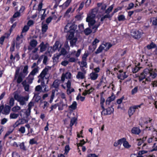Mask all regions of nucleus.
<instances>
[{"label":"nucleus","instance_id":"nucleus-1","mask_svg":"<svg viewBox=\"0 0 157 157\" xmlns=\"http://www.w3.org/2000/svg\"><path fill=\"white\" fill-rule=\"evenodd\" d=\"M95 17V14L91 13L89 14L86 18V21L88 22L89 27L90 28L92 26H93L92 29H94L93 32L94 33H95L97 31L98 28L100 25V22L98 24L94 25L96 22V21L94 20Z\"/></svg>","mask_w":157,"mask_h":157},{"label":"nucleus","instance_id":"nucleus-2","mask_svg":"<svg viewBox=\"0 0 157 157\" xmlns=\"http://www.w3.org/2000/svg\"><path fill=\"white\" fill-rule=\"evenodd\" d=\"M143 74L147 77L146 79L147 81L150 80V79L149 78L150 77H151L152 78H154L157 75V73L154 71L148 68L145 69L143 72Z\"/></svg>","mask_w":157,"mask_h":157},{"label":"nucleus","instance_id":"nucleus-3","mask_svg":"<svg viewBox=\"0 0 157 157\" xmlns=\"http://www.w3.org/2000/svg\"><path fill=\"white\" fill-rule=\"evenodd\" d=\"M14 99L19 102L20 105H23L25 104V101H28L29 97L28 96L25 97L19 96L18 94H14Z\"/></svg>","mask_w":157,"mask_h":157},{"label":"nucleus","instance_id":"nucleus-4","mask_svg":"<svg viewBox=\"0 0 157 157\" xmlns=\"http://www.w3.org/2000/svg\"><path fill=\"white\" fill-rule=\"evenodd\" d=\"M131 35L135 39H139L141 37V32L137 30L132 29L131 31Z\"/></svg>","mask_w":157,"mask_h":157},{"label":"nucleus","instance_id":"nucleus-5","mask_svg":"<svg viewBox=\"0 0 157 157\" xmlns=\"http://www.w3.org/2000/svg\"><path fill=\"white\" fill-rule=\"evenodd\" d=\"M70 24H67L65 27L64 31L67 32H75V29L74 26L73 25L70 26Z\"/></svg>","mask_w":157,"mask_h":157},{"label":"nucleus","instance_id":"nucleus-6","mask_svg":"<svg viewBox=\"0 0 157 157\" xmlns=\"http://www.w3.org/2000/svg\"><path fill=\"white\" fill-rule=\"evenodd\" d=\"M48 71V69L47 68H44L41 72L40 75L38 76V78H40L42 80H44V78L47 75Z\"/></svg>","mask_w":157,"mask_h":157},{"label":"nucleus","instance_id":"nucleus-7","mask_svg":"<svg viewBox=\"0 0 157 157\" xmlns=\"http://www.w3.org/2000/svg\"><path fill=\"white\" fill-rule=\"evenodd\" d=\"M18 76L17 80V84L20 83L23 81V78H24L26 75L25 74H24L23 73L20 72L18 75Z\"/></svg>","mask_w":157,"mask_h":157},{"label":"nucleus","instance_id":"nucleus-8","mask_svg":"<svg viewBox=\"0 0 157 157\" xmlns=\"http://www.w3.org/2000/svg\"><path fill=\"white\" fill-rule=\"evenodd\" d=\"M123 143V146L124 148L127 149L130 148L131 146L129 144L128 142L126 140L125 138H122V144Z\"/></svg>","mask_w":157,"mask_h":157},{"label":"nucleus","instance_id":"nucleus-9","mask_svg":"<svg viewBox=\"0 0 157 157\" xmlns=\"http://www.w3.org/2000/svg\"><path fill=\"white\" fill-rule=\"evenodd\" d=\"M115 98V96L113 94V93L111 96L109 97L106 99L105 102V104L106 105H109L110 102L114 101Z\"/></svg>","mask_w":157,"mask_h":157},{"label":"nucleus","instance_id":"nucleus-10","mask_svg":"<svg viewBox=\"0 0 157 157\" xmlns=\"http://www.w3.org/2000/svg\"><path fill=\"white\" fill-rule=\"evenodd\" d=\"M136 109L134 105L129 108L128 113L129 117H130L134 114L135 112Z\"/></svg>","mask_w":157,"mask_h":157},{"label":"nucleus","instance_id":"nucleus-11","mask_svg":"<svg viewBox=\"0 0 157 157\" xmlns=\"http://www.w3.org/2000/svg\"><path fill=\"white\" fill-rule=\"evenodd\" d=\"M11 108L10 106L6 105L5 107H4L3 111L2 113L5 115L8 114L10 112Z\"/></svg>","mask_w":157,"mask_h":157},{"label":"nucleus","instance_id":"nucleus-12","mask_svg":"<svg viewBox=\"0 0 157 157\" xmlns=\"http://www.w3.org/2000/svg\"><path fill=\"white\" fill-rule=\"evenodd\" d=\"M98 75L97 73L94 72H92L90 74V77L91 80H96L98 77Z\"/></svg>","mask_w":157,"mask_h":157},{"label":"nucleus","instance_id":"nucleus-13","mask_svg":"<svg viewBox=\"0 0 157 157\" xmlns=\"http://www.w3.org/2000/svg\"><path fill=\"white\" fill-rule=\"evenodd\" d=\"M131 132L133 134L138 135L140 133L141 130L138 128L134 127L132 129Z\"/></svg>","mask_w":157,"mask_h":157},{"label":"nucleus","instance_id":"nucleus-14","mask_svg":"<svg viewBox=\"0 0 157 157\" xmlns=\"http://www.w3.org/2000/svg\"><path fill=\"white\" fill-rule=\"evenodd\" d=\"M85 74L81 71H78L76 76L77 78L78 79H83L85 78Z\"/></svg>","mask_w":157,"mask_h":157},{"label":"nucleus","instance_id":"nucleus-15","mask_svg":"<svg viewBox=\"0 0 157 157\" xmlns=\"http://www.w3.org/2000/svg\"><path fill=\"white\" fill-rule=\"evenodd\" d=\"M60 56L58 53H56L54 54L52 59L54 63H57L59 59Z\"/></svg>","mask_w":157,"mask_h":157},{"label":"nucleus","instance_id":"nucleus-16","mask_svg":"<svg viewBox=\"0 0 157 157\" xmlns=\"http://www.w3.org/2000/svg\"><path fill=\"white\" fill-rule=\"evenodd\" d=\"M77 119L75 117H74L71 118L70 121V127H72L75 124H77Z\"/></svg>","mask_w":157,"mask_h":157},{"label":"nucleus","instance_id":"nucleus-17","mask_svg":"<svg viewBox=\"0 0 157 157\" xmlns=\"http://www.w3.org/2000/svg\"><path fill=\"white\" fill-rule=\"evenodd\" d=\"M37 42L36 40L34 39H33L31 40L29 44L30 46L33 48H35L37 44Z\"/></svg>","mask_w":157,"mask_h":157},{"label":"nucleus","instance_id":"nucleus-18","mask_svg":"<svg viewBox=\"0 0 157 157\" xmlns=\"http://www.w3.org/2000/svg\"><path fill=\"white\" fill-rule=\"evenodd\" d=\"M94 90V89L92 87L88 90H85L84 92L82 93V95L84 96H86L88 94H90L91 92L93 91Z\"/></svg>","mask_w":157,"mask_h":157},{"label":"nucleus","instance_id":"nucleus-19","mask_svg":"<svg viewBox=\"0 0 157 157\" xmlns=\"http://www.w3.org/2000/svg\"><path fill=\"white\" fill-rule=\"evenodd\" d=\"M59 81L58 79L55 80L53 83L52 86L56 89L58 88L59 84Z\"/></svg>","mask_w":157,"mask_h":157},{"label":"nucleus","instance_id":"nucleus-20","mask_svg":"<svg viewBox=\"0 0 157 157\" xmlns=\"http://www.w3.org/2000/svg\"><path fill=\"white\" fill-rule=\"evenodd\" d=\"M103 93H101L100 94V104L101 108H104V103L105 102V99L103 97Z\"/></svg>","mask_w":157,"mask_h":157},{"label":"nucleus","instance_id":"nucleus-21","mask_svg":"<svg viewBox=\"0 0 157 157\" xmlns=\"http://www.w3.org/2000/svg\"><path fill=\"white\" fill-rule=\"evenodd\" d=\"M113 105H111V107H108L106 109L107 110V113L106 114L108 115H110L111 114L114 112V109L113 108Z\"/></svg>","mask_w":157,"mask_h":157},{"label":"nucleus","instance_id":"nucleus-22","mask_svg":"<svg viewBox=\"0 0 157 157\" xmlns=\"http://www.w3.org/2000/svg\"><path fill=\"white\" fill-rule=\"evenodd\" d=\"M26 79L27 80L28 83L31 84L32 83L33 80L34 79L33 76L29 75L28 77L26 78Z\"/></svg>","mask_w":157,"mask_h":157},{"label":"nucleus","instance_id":"nucleus-23","mask_svg":"<svg viewBox=\"0 0 157 157\" xmlns=\"http://www.w3.org/2000/svg\"><path fill=\"white\" fill-rule=\"evenodd\" d=\"M40 52H43L45 51L46 48V46L43 42L40 44Z\"/></svg>","mask_w":157,"mask_h":157},{"label":"nucleus","instance_id":"nucleus-24","mask_svg":"<svg viewBox=\"0 0 157 157\" xmlns=\"http://www.w3.org/2000/svg\"><path fill=\"white\" fill-rule=\"evenodd\" d=\"M21 39L19 35H18L17 36V37L16 38V41H17V42L16 43V47L17 48L18 46V47L19 46V45H20V44L22 43L23 42V40H21V42H19V40H20Z\"/></svg>","mask_w":157,"mask_h":157},{"label":"nucleus","instance_id":"nucleus-25","mask_svg":"<svg viewBox=\"0 0 157 157\" xmlns=\"http://www.w3.org/2000/svg\"><path fill=\"white\" fill-rule=\"evenodd\" d=\"M77 106V103L76 101H74L73 102L72 105L69 106V108H71L72 110H74L76 109Z\"/></svg>","mask_w":157,"mask_h":157},{"label":"nucleus","instance_id":"nucleus-26","mask_svg":"<svg viewBox=\"0 0 157 157\" xmlns=\"http://www.w3.org/2000/svg\"><path fill=\"white\" fill-rule=\"evenodd\" d=\"M60 56L61 55L65 56L67 54V52L66 49L64 48L61 49L60 52L58 53Z\"/></svg>","mask_w":157,"mask_h":157},{"label":"nucleus","instance_id":"nucleus-27","mask_svg":"<svg viewBox=\"0 0 157 157\" xmlns=\"http://www.w3.org/2000/svg\"><path fill=\"white\" fill-rule=\"evenodd\" d=\"M59 44L60 42L59 41H56L52 47V49L54 51H55L58 49Z\"/></svg>","mask_w":157,"mask_h":157},{"label":"nucleus","instance_id":"nucleus-28","mask_svg":"<svg viewBox=\"0 0 157 157\" xmlns=\"http://www.w3.org/2000/svg\"><path fill=\"white\" fill-rule=\"evenodd\" d=\"M156 47V45L153 42H151L150 44L147 46V48L148 49H151Z\"/></svg>","mask_w":157,"mask_h":157},{"label":"nucleus","instance_id":"nucleus-29","mask_svg":"<svg viewBox=\"0 0 157 157\" xmlns=\"http://www.w3.org/2000/svg\"><path fill=\"white\" fill-rule=\"evenodd\" d=\"M77 40V39L76 37L74 38V39L70 40V42L71 46H73L76 44V43Z\"/></svg>","mask_w":157,"mask_h":157},{"label":"nucleus","instance_id":"nucleus-30","mask_svg":"<svg viewBox=\"0 0 157 157\" xmlns=\"http://www.w3.org/2000/svg\"><path fill=\"white\" fill-rule=\"evenodd\" d=\"M119 21H124L126 20L125 16L124 15H119L117 17Z\"/></svg>","mask_w":157,"mask_h":157},{"label":"nucleus","instance_id":"nucleus-31","mask_svg":"<svg viewBox=\"0 0 157 157\" xmlns=\"http://www.w3.org/2000/svg\"><path fill=\"white\" fill-rule=\"evenodd\" d=\"M104 48L101 45H100L99 47L95 51V53L96 54H97L101 52L104 49Z\"/></svg>","mask_w":157,"mask_h":157},{"label":"nucleus","instance_id":"nucleus-32","mask_svg":"<svg viewBox=\"0 0 157 157\" xmlns=\"http://www.w3.org/2000/svg\"><path fill=\"white\" fill-rule=\"evenodd\" d=\"M122 144V138L118 140L117 141L115 142L113 144L114 147H117L118 145H121Z\"/></svg>","mask_w":157,"mask_h":157},{"label":"nucleus","instance_id":"nucleus-33","mask_svg":"<svg viewBox=\"0 0 157 157\" xmlns=\"http://www.w3.org/2000/svg\"><path fill=\"white\" fill-rule=\"evenodd\" d=\"M84 33L86 35H88L92 32V30L89 28H87L84 30Z\"/></svg>","mask_w":157,"mask_h":157},{"label":"nucleus","instance_id":"nucleus-34","mask_svg":"<svg viewBox=\"0 0 157 157\" xmlns=\"http://www.w3.org/2000/svg\"><path fill=\"white\" fill-rule=\"evenodd\" d=\"M48 29V26L46 24H44L42 27V32L43 33H45Z\"/></svg>","mask_w":157,"mask_h":157},{"label":"nucleus","instance_id":"nucleus-35","mask_svg":"<svg viewBox=\"0 0 157 157\" xmlns=\"http://www.w3.org/2000/svg\"><path fill=\"white\" fill-rule=\"evenodd\" d=\"M113 8V5H112L109 6L105 11V13H109L112 11Z\"/></svg>","mask_w":157,"mask_h":157},{"label":"nucleus","instance_id":"nucleus-36","mask_svg":"<svg viewBox=\"0 0 157 157\" xmlns=\"http://www.w3.org/2000/svg\"><path fill=\"white\" fill-rule=\"evenodd\" d=\"M28 66L25 65L24 67L22 72L24 74H25V75H27L29 72L28 71Z\"/></svg>","mask_w":157,"mask_h":157},{"label":"nucleus","instance_id":"nucleus-37","mask_svg":"<svg viewBox=\"0 0 157 157\" xmlns=\"http://www.w3.org/2000/svg\"><path fill=\"white\" fill-rule=\"evenodd\" d=\"M18 131L21 134H24L25 132V128L24 126H21L18 130Z\"/></svg>","mask_w":157,"mask_h":157},{"label":"nucleus","instance_id":"nucleus-38","mask_svg":"<svg viewBox=\"0 0 157 157\" xmlns=\"http://www.w3.org/2000/svg\"><path fill=\"white\" fill-rule=\"evenodd\" d=\"M33 130L32 128H30L28 130V133L26 135L29 136H30L31 135L33 136L34 134L33 133Z\"/></svg>","mask_w":157,"mask_h":157},{"label":"nucleus","instance_id":"nucleus-39","mask_svg":"<svg viewBox=\"0 0 157 157\" xmlns=\"http://www.w3.org/2000/svg\"><path fill=\"white\" fill-rule=\"evenodd\" d=\"M18 121H19V122L20 124H24L25 123H27L28 122V121L26 119L21 118V119H20L18 120Z\"/></svg>","mask_w":157,"mask_h":157},{"label":"nucleus","instance_id":"nucleus-40","mask_svg":"<svg viewBox=\"0 0 157 157\" xmlns=\"http://www.w3.org/2000/svg\"><path fill=\"white\" fill-rule=\"evenodd\" d=\"M146 137L144 138H143V140H142L141 139H137V140L139 141L137 144L138 145V146H140L143 143H144V140H146Z\"/></svg>","mask_w":157,"mask_h":157},{"label":"nucleus","instance_id":"nucleus-41","mask_svg":"<svg viewBox=\"0 0 157 157\" xmlns=\"http://www.w3.org/2000/svg\"><path fill=\"white\" fill-rule=\"evenodd\" d=\"M127 77V76L125 75V72H124L122 75H120L118 76V78L121 80L124 79Z\"/></svg>","mask_w":157,"mask_h":157},{"label":"nucleus","instance_id":"nucleus-42","mask_svg":"<svg viewBox=\"0 0 157 157\" xmlns=\"http://www.w3.org/2000/svg\"><path fill=\"white\" fill-rule=\"evenodd\" d=\"M19 115L18 114L14 113H11L10 115V119H16L18 116Z\"/></svg>","mask_w":157,"mask_h":157},{"label":"nucleus","instance_id":"nucleus-43","mask_svg":"<svg viewBox=\"0 0 157 157\" xmlns=\"http://www.w3.org/2000/svg\"><path fill=\"white\" fill-rule=\"evenodd\" d=\"M38 69L36 68H34L31 72L30 73V75H33V76L35 75V74L38 72Z\"/></svg>","mask_w":157,"mask_h":157},{"label":"nucleus","instance_id":"nucleus-44","mask_svg":"<svg viewBox=\"0 0 157 157\" xmlns=\"http://www.w3.org/2000/svg\"><path fill=\"white\" fill-rule=\"evenodd\" d=\"M152 120V119H151L149 117L145 118V120L143 121L144 123V124H147L148 123H151Z\"/></svg>","mask_w":157,"mask_h":157},{"label":"nucleus","instance_id":"nucleus-45","mask_svg":"<svg viewBox=\"0 0 157 157\" xmlns=\"http://www.w3.org/2000/svg\"><path fill=\"white\" fill-rule=\"evenodd\" d=\"M58 106H59V103L55 104L54 105H52L50 108L51 109L49 111L50 112L52 111L53 109H56Z\"/></svg>","mask_w":157,"mask_h":157},{"label":"nucleus","instance_id":"nucleus-46","mask_svg":"<svg viewBox=\"0 0 157 157\" xmlns=\"http://www.w3.org/2000/svg\"><path fill=\"white\" fill-rule=\"evenodd\" d=\"M86 66H87L86 60L82 59V61L81 62V65L80 66V67H87Z\"/></svg>","mask_w":157,"mask_h":157},{"label":"nucleus","instance_id":"nucleus-47","mask_svg":"<svg viewBox=\"0 0 157 157\" xmlns=\"http://www.w3.org/2000/svg\"><path fill=\"white\" fill-rule=\"evenodd\" d=\"M63 48L68 51L69 50L70 48L69 46L68 41H66L64 43Z\"/></svg>","mask_w":157,"mask_h":157},{"label":"nucleus","instance_id":"nucleus-48","mask_svg":"<svg viewBox=\"0 0 157 157\" xmlns=\"http://www.w3.org/2000/svg\"><path fill=\"white\" fill-rule=\"evenodd\" d=\"M72 0H67L63 4V5L65 7H67L70 5Z\"/></svg>","mask_w":157,"mask_h":157},{"label":"nucleus","instance_id":"nucleus-49","mask_svg":"<svg viewBox=\"0 0 157 157\" xmlns=\"http://www.w3.org/2000/svg\"><path fill=\"white\" fill-rule=\"evenodd\" d=\"M152 25L154 26H157V16L152 18Z\"/></svg>","mask_w":157,"mask_h":157},{"label":"nucleus","instance_id":"nucleus-50","mask_svg":"<svg viewBox=\"0 0 157 157\" xmlns=\"http://www.w3.org/2000/svg\"><path fill=\"white\" fill-rule=\"evenodd\" d=\"M140 69L139 67L136 66L135 67L132 68V71L133 73H135L138 71Z\"/></svg>","mask_w":157,"mask_h":157},{"label":"nucleus","instance_id":"nucleus-51","mask_svg":"<svg viewBox=\"0 0 157 157\" xmlns=\"http://www.w3.org/2000/svg\"><path fill=\"white\" fill-rule=\"evenodd\" d=\"M17 25V22H15L14 23H13V24L11 25L10 29H9V31L10 32V33H11L13 30V29L15 28V27H16Z\"/></svg>","mask_w":157,"mask_h":157},{"label":"nucleus","instance_id":"nucleus-52","mask_svg":"<svg viewBox=\"0 0 157 157\" xmlns=\"http://www.w3.org/2000/svg\"><path fill=\"white\" fill-rule=\"evenodd\" d=\"M29 27L28 25L24 26L21 31L22 33H26L29 30Z\"/></svg>","mask_w":157,"mask_h":157},{"label":"nucleus","instance_id":"nucleus-53","mask_svg":"<svg viewBox=\"0 0 157 157\" xmlns=\"http://www.w3.org/2000/svg\"><path fill=\"white\" fill-rule=\"evenodd\" d=\"M70 149L69 145H66L65 147L64 152L65 154H67Z\"/></svg>","mask_w":157,"mask_h":157},{"label":"nucleus","instance_id":"nucleus-54","mask_svg":"<svg viewBox=\"0 0 157 157\" xmlns=\"http://www.w3.org/2000/svg\"><path fill=\"white\" fill-rule=\"evenodd\" d=\"M14 100L13 98H11L9 101V105L11 107L13 106L14 103Z\"/></svg>","mask_w":157,"mask_h":157},{"label":"nucleus","instance_id":"nucleus-55","mask_svg":"<svg viewBox=\"0 0 157 157\" xmlns=\"http://www.w3.org/2000/svg\"><path fill=\"white\" fill-rule=\"evenodd\" d=\"M147 77L144 74H143V72L141 73L139 77V79L140 81H141L143 80L144 78H145Z\"/></svg>","mask_w":157,"mask_h":157},{"label":"nucleus","instance_id":"nucleus-56","mask_svg":"<svg viewBox=\"0 0 157 157\" xmlns=\"http://www.w3.org/2000/svg\"><path fill=\"white\" fill-rule=\"evenodd\" d=\"M19 146L21 149L24 151L26 150V147L24 143L23 142L21 143L19 145Z\"/></svg>","mask_w":157,"mask_h":157},{"label":"nucleus","instance_id":"nucleus-57","mask_svg":"<svg viewBox=\"0 0 157 157\" xmlns=\"http://www.w3.org/2000/svg\"><path fill=\"white\" fill-rule=\"evenodd\" d=\"M138 87L136 86L132 89L131 91V94L132 95H133L136 94L138 91Z\"/></svg>","mask_w":157,"mask_h":157},{"label":"nucleus","instance_id":"nucleus-58","mask_svg":"<svg viewBox=\"0 0 157 157\" xmlns=\"http://www.w3.org/2000/svg\"><path fill=\"white\" fill-rule=\"evenodd\" d=\"M101 108L102 109V111L101 112V114L104 116L108 115V114H106L107 113V110H106V109L105 108L104 106V108Z\"/></svg>","mask_w":157,"mask_h":157},{"label":"nucleus","instance_id":"nucleus-59","mask_svg":"<svg viewBox=\"0 0 157 157\" xmlns=\"http://www.w3.org/2000/svg\"><path fill=\"white\" fill-rule=\"evenodd\" d=\"M29 143L30 144L33 145L35 144H37V142L35 140L34 138H33L30 140Z\"/></svg>","mask_w":157,"mask_h":157},{"label":"nucleus","instance_id":"nucleus-60","mask_svg":"<svg viewBox=\"0 0 157 157\" xmlns=\"http://www.w3.org/2000/svg\"><path fill=\"white\" fill-rule=\"evenodd\" d=\"M14 130V129H13L12 130H10V131H8L7 132L5 135L4 136V138H6L11 133H12Z\"/></svg>","mask_w":157,"mask_h":157},{"label":"nucleus","instance_id":"nucleus-61","mask_svg":"<svg viewBox=\"0 0 157 157\" xmlns=\"http://www.w3.org/2000/svg\"><path fill=\"white\" fill-rule=\"evenodd\" d=\"M19 121L17 120L14 124H13V129H14V128H15L16 127L18 126L19 125H20Z\"/></svg>","mask_w":157,"mask_h":157},{"label":"nucleus","instance_id":"nucleus-62","mask_svg":"<svg viewBox=\"0 0 157 157\" xmlns=\"http://www.w3.org/2000/svg\"><path fill=\"white\" fill-rule=\"evenodd\" d=\"M31 109H29L28 108L26 111L25 112V113L26 116V118H27L30 115L31 113Z\"/></svg>","mask_w":157,"mask_h":157},{"label":"nucleus","instance_id":"nucleus-63","mask_svg":"<svg viewBox=\"0 0 157 157\" xmlns=\"http://www.w3.org/2000/svg\"><path fill=\"white\" fill-rule=\"evenodd\" d=\"M20 16V12L17 11L15 12L13 16V17L16 18Z\"/></svg>","mask_w":157,"mask_h":157},{"label":"nucleus","instance_id":"nucleus-64","mask_svg":"<svg viewBox=\"0 0 157 157\" xmlns=\"http://www.w3.org/2000/svg\"><path fill=\"white\" fill-rule=\"evenodd\" d=\"M134 6V3H129L128 4V6L127 8V10H130L132 9V8H133Z\"/></svg>","mask_w":157,"mask_h":157}]
</instances>
